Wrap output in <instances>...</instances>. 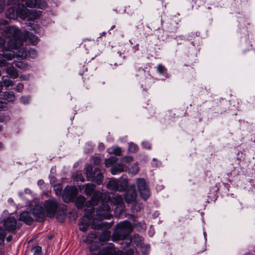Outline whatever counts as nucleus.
I'll return each mask as SVG.
<instances>
[{"instance_id": "nucleus-1", "label": "nucleus", "mask_w": 255, "mask_h": 255, "mask_svg": "<svg viewBox=\"0 0 255 255\" xmlns=\"http://www.w3.org/2000/svg\"><path fill=\"white\" fill-rule=\"evenodd\" d=\"M2 35L9 38L7 46H5V40L0 36V48L2 54H0V66L7 65V60H11L15 57L25 58L27 53L24 49L19 48L22 45V40L20 30L15 26L5 27L1 32Z\"/></svg>"}, {"instance_id": "nucleus-2", "label": "nucleus", "mask_w": 255, "mask_h": 255, "mask_svg": "<svg viewBox=\"0 0 255 255\" xmlns=\"http://www.w3.org/2000/svg\"><path fill=\"white\" fill-rule=\"evenodd\" d=\"M131 231V225L128 221L121 222L117 225V229L114 236L118 240L125 239Z\"/></svg>"}, {"instance_id": "nucleus-3", "label": "nucleus", "mask_w": 255, "mask_h": 255, "mask_svg": "<svg viewBox=\"0 0 255 255\" xmlns=\"http://www.w3.org/2000/svg\"><path fill=\"white\" fill-rule=\"evenodd\" d=\"M85 170L88 181L91 180L97 185L102 183L104 176L100 169L97 168L93 171L92 166L88 165Z\"/></svg>"}, {"instance_id": "nucleus-4", "label": "nucleus", "mask_w": 255, "mask_h": 255, "mask_svg": "<svg viewBox=\"0 0 255 255\" xmlns=\"http://www.w3.org/2000/svg\"><path fill=\"white\" fill-rule=\"evenodd\" d=\"M10 5H13V6L10 7L6 10V16L9 19H16L18 16L19 17L20 13L23 11V5H20L19 2Z\"/></svg>"}, {"instance_id": "nucleus-5", "label": "nucleus", "mask_w": 255, "mask_h": 255, "mask_svg": "<svg viewBox=\"0 0 255 255\" xmlns=\"http://www.w3.org/2000/svg\"><path fill=\"white\" fill-rule=\"evenodd\" d=\"M136 183L140 196L144 200H147L150 196V192L145 180L143 178H138L137 179Z\"/></svg>"}, {"instance_id": "nucleus-6", "label": "nucleus", "mask_w": 255, "mask_h": 255, "mask_svg": "<svg viewBox=\"0 0 255 255\" xmlns=\"http://www.w3.org/2000/svg\"><path fill=\"white\" fill-rule=\"evenodd\" d=\"M40 15L41 12L40 11L30 10L23 5V11L20 13L19 17L23 20L27 18L28 20H33L38 18Z\"/></svg>"}, {"instance_id": "nucleus-7", "label": "nucleus", "mask_w": 255, "mask_h": 255, "mask_svg": "<svg viewBox=\"0 0 255 255\" xmlns=\"http://www.w3.org/2000/svg\"><path fill=\"white\" fill-rule=\"evenodd\" d=\"M22 2H25V5L30 8L37 7L40 9H45L47 7V3L46 0H20ZM18 0L17 2H19Z\"/></svg>"}, {"instance_id": "nucleus-8", "label": "nucleus", "mask_w": 255, "mask_h": 255, "mask_svg": "<svg viewBox=\"0 0 255 255\" xmlns=\"http://www.w3.org/2000/svg\"><path fill=\"white\" fill-rule=\"evenodd\" d=\"M98 217L102 219H109L112 216L110 212V208L107 203H103L97 210Z\"/></svg>"}, {"instance_id": "nucleus-9", "label": "nucleus", "mask_w": 255, "mask_h": 255, "mask_svg": "<svg viewBox=\"0 0 255 255\" xmlns=\"http://www.w3.org/2000/svg\"><path fill=\"white\" fill-rule=\"evenodd\" d=\"M45 208L47 216L50 218L53 217L58 207V204L55 200H49L45 203Z\"/></svg>"}, {"instance_id": "nucleus-10", "label": "nucleus", "mask_w": 255, "mask_h": 255, "mask_svg": "<svg viewBox=\"0 0 255 255\" xmlns=\"http://www.w3.org/2000/svg\"><path fill=\"white\" fill-rule=\"evenodd\" d=\"M103 197H105L108 201L110 200V195L108 193H101L100 191H96L93 196L92 197L91 199L88 201L87 204H89L92 206V212H93L94 209L93 207L97 205L99 202V199Z\"/></svg>"}, {"instance_id": "nucleus-11", "label": "nucleus", "mask_w": 255, "mask_h": 255, "mask_svg": "<svg viewBox=\"0 0 255 255\" xmlns=\"http://www.w3.org/2000/svg\"><path fill=\"white\" fill-rule=\"evenodd\" d=\"M74 190L75 188L73 187L67 186L65 188L62 195L64 202L68 203L73 201L74 196Z\"/></svg>"}, {"instance_id": "nucleus-12", "label": "nucleus", "mask_w": 255, "mask_h": 255, "mask_svg": "<svg viewBox=\"0 0 255 255\" xmlns=\"http://www.w3.org/2000/svg\"><path fill=\"white\" fill-rule=\"evenodd\" d=\"M22 42L23 41H26L27 40H28L29 42L32 45L37 44L38 42V37L32 34L31 33L29 32L28 31H25L24 33L22 35Z\"/></svg>"}, {"instance_id": "nucleus-13", "label": "nucleus", "mask_w": 255, "mask_h": 255, "mask_svg": "<svg viewBox=\"0 0 255 255\" xmlns=\"http://www.w3.org/2000/svg\"><path fill=\"white\" fill-rule=\"evenodd\" d=\"M219 190V187L217 184L211 187L208 193V202L215 201L218 197L217 193Z\"/></svg>"}, {"instance_id": "nucleus-14", "label": "nucleus", "mask_w": 255, "mask_h": 255, "mask_svg": "<svg viewBox=\"0 0 255 255\" xmlns=\"http://www.w3.org/2000/svg\"><path fill=\"white\" fill-rule=\"evenodd\" d=\"M16 225V221L14 217L8 218L4 223V226L6 230L9 231H13Z\"/></svg>"}, {"instance_id": "nucleus-15", "label": "nucleus", "mask_w": 255, "mask_h": 255, "mask_svg": "<svg viewBox=\"0 0 255 255\" xmlns=\"http://www.w3.org/2000/svg\"><path fill=\"white\" fill-rule=\"evenodd\" d=\"M137 194L134 189H131L128 190L125 195V199L127 202L129 203L135 201Z\"/></svg>"}, {"instance_id": "nucleus-16", "label": "nucleus", "mask_w": 255, "mask_h": 255, "mask_svg": "<svg viewBox=\"0 0 255 255\" xmlns=\"http://www.w3.org/2000/svg\"><path fill=\"white\" fill-rule=\"evenodd\" d=\"M19 220L28 225H31L33 221L30 213L27 211H23L19 215Z\"/></svg>"}, {"instance_id": "nucleus-17", "label": "nucleus", "mask_w": 255, "mask_h": 255, "mask_svg": "<svg viewBox=\"0 0 255 255\" xmlns=\"http://www.w3.org/2000/svg\"><path fill=\"white\" fill-rule=\"evenodd\" d=\"M112 202L118 207H120L122 209L123 208V198L121 195H115L112 200Z\"/></svg>"}, {"instance_id": "nucleus-18", "label": "nucleus", "mask_w": 255, "mask_h": 255, "mask_svg": "<svg viewBox=\"0 0 255 255\" xmlns=\"http://www.w3.org/2000/svg\"><path fill=\"white\" fill-rule=\"evenodd\" d=\"M107 188L112 191L119 190L118 182L116 180H111L107 184Z\"/></svg>"}, {"instance_id": "nucleus-19", "label": "nucleus", "mask_w": 255, "mask_h": 255, "mask_svg": "<svg viewBox=\"0 0 255 255\" xmlns=\"http://www.w3.org/2000/svg\"><path fill=\"white\" fill-rule=\"evenodd\" d=\"M6 71L12 79H15L18 77V74L16 70L13 66L7 67Z\"/></svg>"}, {"instance_id": "nucleus-20", "label": "nucleus", "mask_w": 255, "mask_h": 255, "mask_svg": "<svg viewBox=\"0 0 255 255\" xmlns=\"http://www.w3.org/2000/svg\"><path fill=\"white\" fill-rule=\"evenodd\" d=\"M85 187V193L88 196H91L95 189V185L91 183L86 184Z\"/></svg>"}, {"instance_id": "nucleus-21", "label": "nucleus", "mask_w": 255, "mask_h": 255, "mask_svg": "<svg viewBox=\"0 0 255 255\" xmlns=\"http://www.w3.org/2000/svg\"><path fill=\"white\" fill-rule=\"evenodd\" d=\"M85 198L83 196L78 197L75 201L76 206L79 209L82 208L85 202Z\"/></svg>"}, {"instance_id": "nucleus-22", "label": "nucleus", "mask_w": 255, "mask_h": 255, "mask_svg": "<svg viewBox=\"0 0 255 255\" xmlns=\"http://www.w3.org/2000/svg\"><path fill=\"white\" fill-rule=\"evenodd\" d=\"M124 166L122 164H118L114 166L111 168V173L115 175L118 173L121 172L124 170Z\"/></svg>"}, {"instance_id": "nucleus-23", "label": "nucleus", "mask_w": 255, "mask_h": 255, "mask_svg": "<svg viewBox=\"0 0 255 255\" xmlns=\"http://www.w3.org/2000/svg\"><path fill=\"white\" fill-rule=\"evenodd\" d=\"M124 166L122 164H118L114 166L111 168V173L115 175L118 173L121 172L124 170Z\"/></svg>"}, {"instance_id": "nucleus-24", "label": "nucleus", "mask_w": 255, "mask_h": 255, "mask_svg": "<svg viewBox=\"0 0 255 255\" xmlns=\"http://www.w3.org/2000/svg\"><path fill=\"white\" fill-rule=\"evenodd\" d=\"M107 225L109 226V224L106 222H102L100 224H96L95 220H93L91 225V228L94 230H100L103 229V227H107Z\"/></svg>"}, {"instance_id": "nucleus-25", "label": "nucleus", "mask_w": 255, "mask_h": 255, "mask_svg": "<svg viewBox=\"0 0 255 255\" xmlns=\"http://www.w3.org/2000/svg\"><path fill=\"white\" fill-rule=\"evenodd\" d=\"M110 237L111 233L109 231H105L100 235L99 240L101 242H105L108 241Z\"/></svg>"}, {"instance_id": "nucleus-26", "label": "nucleus", "mask_w": 255, "mask_h": 255, "mask_svg": "<svg viewBox=\"0 0 255 255\" xmlns=\"http://www.w3.org/2000/svg\"><path fill=\"white\" fill-rule=\"evenodd\" d=\"M241 169V166L240 162L235 163L232 164L230 166V170L231 172H236L237 174L240 173V170Z\"/></svg>"}, {"instance_id": "nucleus-27", "label": "nucleus", "mask_w": 255, "mask_h": 255, "mask_svg": "<svg viewBox=\"0 0 255 255\" xmlns=\"http://www.w3.org/2000/svg\"><path fill=\"white\" fill-rule=\"evenodd\" d=\"M118 160V158L116 157H111L105 161V165L109 167L111 166L114 163H116Z\"/></svg>"}, {"instance_id": "nucleus-28", "label": "nucleus", "mask_w": 255, "mask_h": 255, "mask_svg": "<svg viewBox=\"0 0 255 255\" xmlns=\"http://www.w3.org/2000/svg\"><path fill=\"white\" fill-rule=\"evenodd\" d=\"M2 82L5 87H8L13 85V82L12 81L7 78V77H2Z\"/></svg>"}, {"instance_id": "nucleus-29", "label": "nucleus", "mask_w": 255, "mask_h": 255, "mask_svg": "<svg viewBox=\"0 0 255 255\" xmlns=\"http://www.w3.org/2000/svg\"><path fill=\"white\" fill-rule=\"evenodd\" d=\"M141 33H142L145 37H147L152 34L151 29L149 26H147L146 27H144Z\"/></svg>"}, {"instance_id": "nucleus-30", "label": "nucleus", "mask_w": 255, "mask_h": 255, "mask_svg": "<svg viewBox=\"0 0 255 255\" xmlns=\"http://www.w3.org/2000/svg\"><path fill=\"white\" fill-rule=\"evenodd\" d=\"M157 71L160 74H164L166 72V69L162 64H159L157 67Z\"/></svg>"}, {"instance_id": "nucleus-31", "label": "nucleus", "mask_w": 255, "mask_h": 255, "mask_svg": "<svg viewBox=\"0 0 255 255\" xmlns=\"http://www.w3.org/2000/svg\"><path fill=\"white\" fill-rule=\"evenodd\" d=\"M23 49H24L25 50L26 52V53H27V56H27L28 55L29 57H30L31 58H34L37 55V52L34 49H30L29 50L28 52L27 53V51H26V49L25 48H23ZM26 57H26L25 58H26Z\"/></svg>"}, {"instance_id": "nucleus-32", "label": "nucleus", "mask_w": 255, "mask_h": 255, "mask_svg": "<svg viewBox=\"0 0 255 255\" xmlns=\"http://www.w3.org/2000/svg\"><path fill=\"white\" fill-rule=\"evenodd\" d=\"M15 66L19 69H26L28 67V65L25 63H24L22 62H17L15 63Z\"/></svg>"}, {"instance_id": "nucleus-33", "label": "nucleus", "mask_w": 255, "mask_h": 255, "mask_svg": "<svg viewBox=\"0 0 255 255\" xmlns=\"http://www.w3.org/2000/svg\"><path fill=\"white\" fill-rule=\"evenodd\" d=\"M6 99L10 102L13 101L15 100V96L12 92H8L5 94Z\"/></svg>"}, {"instance_id": "nucleus-34", "label": "nucleus", "mask_w": 255, "mask_h": 255, "mask_svg": "<svg viewBox=\"0 0 255 255\" xmlns=\"http://www.w3.org/2000/svg\"><path fill=\"white\" fill-rule=\"evenodd\" d=\"M89 227V223H86V224H84V223L81 222V224L79 227V229L81 231L85 232L88 230Z\"/></svg>"}, {"instance_id": "nucleus-35", "label": "nucleus", "mask_w": 255, "mask_h": 255, "mask_svg": "<svg viewBox=\"0 0 255 255\" xmlns=\"http://www.w3.org/2000/svg\"><path fill=\"white\" fill-rule=\"evenodd\" d=\"M33 255H42V248L39 246L35 247L34 249Z\"/></svg>"}, {"instance_id": "nucleus-36", "label": "nucleus", "mask_w": 255, "mask_h": 255, "mask_svg": "<svg viewBox=\"0 0 255 255\" xmlns=\"http://www.w3.org/2000/svg\"><path fill=\"white\" fill-rule=\"evenodd\" d=\"M96 235L94 233L90 234L87 237L85 242L87 243H90L92 241V239L96 238Z\"/></svg>"}, {"instance_id": "nucleus-37", "label": "nucleus", "mask_w": 255, "mask_h": 255, "mask_svg": "<svg viewBox=\"0 0 255 255\" xmlns=\"http://www.w3.org/2000/svg\"><path fill=\"white\" fill-rule=\"evenodd\" d=\"M7 22L5 20H0V29L4 30L5 27H8Z\"/></svg>"}, {"instance_id": "nucleus-38", "label": "nucleus", "mask_w": 255, "mask_h": 255, "mask_svg": "<svg viewBox=\"0 0 255 255\" xmlns=\"http://www.w3.org/2000/svg\"><path fill=\"white\" fill-rule=\"evenodd\" d=\"M113 153L117 156H121L122 154V149L120 147H117L114 149Z\"/></svg>"}, {"instance_id": "nucleus-39", "label": "nucleus", "mask_w": 255, "mask_h": 255, "mask_svg": "<svg viewBox=\"0 0 255 255\" xmlns=\"http://www.w3.org/2000/svg\"><path fill=\"white\" fill-rule=\"evenodd\" d=\"M132 160H133V158L131 156H125L122 159V161L123 162L127 163L132 161Z\"/></svg>"}, {"instance_id": "nucleus-40", "label": "nucleus", "mask_w": 255, "mask_h": 255, "mask_svg": "<svg viewBox=\"0 0 255 255\" xmlns=\"http://www.w3.org/2000/svg\"><path fill=\"white\" fill-rule=\"evenodd\" d=\"M54 188L56 195H59L61 194L62 187L61 186V185L55 186Z\"/></svg>"}, {"instance_id": "nucleus-41", "label": "nucleus", "mask_w": 255, "mask_h": 255, "mask_svg": "<svg viewBox=\"0 0 255 255\" xmlns=\"http://www.w3.org/2000/svg\"><path fill=\"white\" fill-rule=\"evenodd\" d=\"M75 179L77 181H80L81 182H84L85 181L84 177L82 174H78L76 175L75 176Z\"/></svg>"}, {"instance_id": "nucleus-42", "label": "nucleus", "mask_w": 255, "mask_h": 255, "mask_svg": "<svg viewBox=\"0 0 255 255\" xmlns=\"http://www.w3.org/2000/svg\"><path fill=\"white\" fill-rule=\"evenodd\" d=\"M23 88V85L21 83H18L16 86L15 90L17 92H20L22 90Z\"/></svg>"}, {"instance_id": "nucleus-43", "label": "nucleus", "mask_w": 255, "mask_h": 255, "mask_svg": "<svg viewBox=\"0 0 255 255\" xmlns=\"http://www.w3.org/2000/svg\"><path fill=\"white\" fill-rule=\"evenodd\" d=\"M4 4V0H0V12H2L3 10Z\"/></svg>"}, {"instance_id": "nucleus-44", "label": "nucleus", "mask_w": 255, "mask_h": 255, "mask_svg": "<svg viewBox=\"0 0 255 255\" xmlns=\"http://www.w3.org/2000/svg\"><path fill=\"white\" fill-rule=\"evenodd\" d=\"M130 150L132 151H136L138 149V147L133 144H130L129 146Z\"/></svg>"}, {"instance_id": "nucleus-45", "label": "nucleus", "mask_w": 255, "mask_h": 255, "mask_svg": "<svg viewBox=\"0 0 255 255\" xmlns=\"http://www.w3.org/2000/svg\"><path fill=\"white\" fill-rule=\"evenodd\" d=\"M93 161L95 164H99L100 162V158L98 157L93 158Z\"/></svg>"}, {"instance_id": "nucleus-46", "label": "nucleus", "mask_w": 255, "mask_h": 255, "mask_svg": "<svg viewBox=\"0 0 255 255\" xmlns=\"http://www.w3.org/2000/svg\"><path fill=\"white\" fill-rule=\"evenodd\" d=\"M16 1H18V0H7V4H16Z\"/></svg>"}, {"instance_id": "nucleus-47", "label": "nucleus", "mask_w": 255, "mask_h": 255, "mask_svg": "<svg viewBox=\"0 0 255 255\" xmlns=\"http://www.w3.org/2000/svg\"><path fill=\"white\" fill-rule=\"evenodd\" d=\"M4 237H5V236L3 234L2 229L0 228V239H4Z\"/></svg>"}, {"instance_id": "nucleus-48", "label": "nucleus", "mask_w": 255, "mask_h": 255, "mask_svg": "<svg viewBox=\"0 0 255 255\" xmlns=\"http://www.w3.org/2000/svg\"><path fill=\"white\" fill-rule=\"evenodd\" d=\"M22 100L24 103H26L28 102L29 99L26 98H22Z\"/></svg>"}, {"instance_id": "nucleus-49", "label": "nucleus", "mask_w": 255, "mask_h": 255, "mask_svg": "<svg viewBox=\"0 0 255 255\" xmlns=\"http://www.w3.org/2000/svg\"><path fill=\"white\" fill-rule=\"evenodd\" d=\"M4 103L0 101V108H2L4 106Z\"/></svg>"}, {"instance_id": "nucleus-50", "label": "nucleus", "mask_w": 255, "mask_h": 255, "mask_svg": "<svg viewBox=\"0 0 255 255\" xmlns=\"http://www.w3.org/2000/svg\"><path fill=\"white\" fill-rule=\"evenodd\" d=\"M35 27H38V25H33V27H32V29L33 30H36V29H36V28H35Z\"/></svg>"}, {"instance_id": "nucleus-51", "label": "nucleus", "mask_w": 255, "mask_h": 255, "mask_svg": "<svg viewBox=\"0 0 255 255\" xmlns=\"http://www.w3.org/2000/svg\"><path fill=\"white\" fill-rule=\"evenodd\" d=\"M2 89V86L1 83L0 82V92L1 91Z\"/></svg>"}, {"instance_id": "nucleus-52", "label": "nucleus", "mask_w": 255, "mask_h": 255, "mask_svg": "<svg viewBox=\"0 0 255 255\" xmlns=\"http://www.w3.org/2000/svg\"><path fill=\"white\" fill-rule=\"evenodd\" d=\"M135 168L136 169L135 173H137L138 172V167L136 166H135Z\"/></svg>"}, {"instance_id": "nucleus-53", "label": "nucleus", "mask_w": 255, "mask_h": 255, "mask_svg": "<svg viewBox=\"0 0 255 255\" xmlns=\"http://www.w3.org/2000/svg\"><path fill=\"white\" fill-rule=\"evenodd\" d=\"M83 69H85L86 71H87V68H85V67H83Z\"/></svg>"}, {"instance_id": "nucleus-54", "label": "nucleus", "mask_w": 255, "mask_h": 255, "mask_svg": "<svg viewBox=\"0 0 255 255\" xmlns=\"http://www.w3.org/2000/svg\"><path fill=\"white\" fill-rule=\"evenodd\" d=\"M2 148V144L0 142V148Z\"/></svg>"}, {"instance_id": "nucleus-55", "label": "nucleus", "mask_w": 255, "mask_h": 255, "mask_svg": "<svg viewBox=\"0 0 255 255\" xmlns=\"http://www.w3.org/2000/svg\"><path fill=\"white\" fill-rule=\"evenodd\" d=\"M2 130V128H1V127L0 126V131Z\"/></svg>"}, {"instance_id": "nucleus-56", "label": "nucleus", "mask_w": 255, "mask_h": 255, "mask_svg": "<svg viewBox=\"0 0 255 255\" xmlns=\"http://www.w3.org/2000/svg\"><path fill=\"white\" fill-rule=\"evenodd\" d=\"M1 71L0 70V76H1Z\"/></svg>"}, {"instance_id": "nucleus-57", "label": "nucleus", "mask_w": 255, "mask_h": 255, "mask_svg": "<svg viewBox=\"0 0 255 255\" xmlns=\"http://www.w3.org/2000/svg\"><path fill=\"white\" fill-rule=\"evenodd\" d=\"M234 1H236V0H233Z\"/></svg>"}]
</instances>
